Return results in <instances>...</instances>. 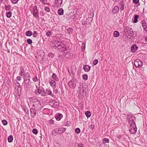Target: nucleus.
<instances>
[{
    "label": "nucleus",
    "mask_w": 147,
    "mask_h": 147,
    "mask_svg": "<svg viewBox=\"0 0 147 147\" xmlns=\"http://www.w3.org/2000/svg\"><path fill=\"white\" fill-rule=\"evenodd\" d=\"M55 46L61 52H64L66 49L65 46L62 42L58 41H55Z\"/></svg>",
    "instance_id": "f257e3e1"
},
{
    "label": "nucleus",
    "mask_w": 147,
    "mask_h": 147,
    "mask_svg": "<svg viewBox=\"0 0 147 147\" xmlns=\"http://www.w3.org/2000/svg\"><path fill=\"white\" fill-rule=\"evenodd\" d=\"M32 106L33 108H36L37 111H39L42 109L40 102L37 100H35L33 102Z\"/></svg>",
    "instance_id": "f03ea898"
},
{
    "label": "nucleus",
    "mask_w": 147,
    "mask_h": 147,
    "mask_svg": "<svg viewBox=\"0 0 147 147\" xmlns=\"http://www.w3.org/2000/svg\"><path fill=\"white\" fill-rule=\"evenodd\" d=\"M127 118L128 120V122L129 124H135L136 118L133 115L131 114H128Z\"/></svg>",
    "instance_id": "7ed1b4c3"
},
{
    "label": "nucleus",
    "mask_w": 147,
    "mask_h": 147,
    "mask_svg": "<svg viewBox=\"0 0 147 147\" xmlns=\"http://www.w3.org/2000/svg\"><path fill=\"white\" fill-rule=\"evenodd\" d=\"M129 132L131 134H135L137 131V128L136 124H129Z\"/></svg>",
    "instance_id": "20e7f679"
},
{
    "label": "nucleus",
    "mask_w": 147,
    "mask_h": 147,
    "mask_svg": "<svg viewBox=\"0 0 147 147\" xmlns=\"http://www.w3.org/2000/svg\"><path fill=\"white\" fill-rule=\"evenodd\" d=\"M37 89L35 90V92L36 95L40 94L42 95L44 92V89L42 87H40L38 88L37 87Z\"/></svg>",
    "instance_id": "39448f33"
},
{
    "label": "nucleus",
    "mask_w": 147,
    "mask_h": 147,
    "mask_svg": "<svg viewBox=\"0 0 147 147\" xmlns=\"http://www.w3.org/2000/svg\"><path fill=\"white\" fill-rule=\"evenodd\" d=\"M143 63L140 59H137L134 61V65L136 67L140 68L143 66Z\"/></svg>",
    "instance_id": "423d86ee"
},
{
    "label": "nucleus",
    "mask_w": 147,
    "mask_h": 147,
    "mask_svg": "<svg viewBox=\"0 0 147 147\" xmlns=\"http://www.w3.org/2000/svg\"><path fill=\"white\" fill-rule=\"evenodd\" d=\"M32 13L34 18H37L38 17L39 13L36 6L34 7Z\"/></svg>",
    "instance_id": "0eeeda50"
},
{
    "label": "nucleus",
    "mask_w": 147,
    "mask_h": 147,
    "mask_svg": "<svg viewBox=\"0 0 147 147\" xmlns=\"http://www.w3.org/2000/svg\"><path fill=\"white\" fill-rule=\"evenodd\" d=\"M124 30L125 32H127L129 36H132L133 31L131 28H127L125 27L124 28Z\"/></svg>",
    "instance_id": "6e6552de"
},
{
    "label": "nucleus",
    "mask_w": 147,
    "mask_h": 147,
    "mask_svg": "<svg viewBox=\"0 0 147 147\" xmlns=\"http://www.w3.org/2000/svg\"><path fill=\"white\" fill-rule=\"evenodd\" d=\"M23 75L24 76V82H26L28 80L29 81H30V75L28 72L26 73L25 74H23Z\"/></svg>",
    "instance_id": "1a4fd4ad"
},
{
    "label": "nucleus",
    "mask_w": 147,
    "mask_h": 147,
    "mask_svg": "<svg viewBox=\"0 0 147 147\" xmlns=\"http://www.w3.org/2000/svg\"><path fill=\"white\" fill-rule=\"evenodd\" d=\"M36 109L34 108H32L30 109V113L31 116L32 117H34L36 114Z\"/></svg>",
    "instance_id": "9d476101"
},
{
    "label": "nucleus",
    "mask_w": 147,
    "mask_h": 147,
    "mask_svg": "<svg viewBox=\"0 0 147 147\" xmlns=\"http://www.w3.org/2000/svg\"><path fill=\"white\" fill-rule=\"evenodd\" d=\"M142 25L144 30L147 31V24L144 20H142Z\"/></svg>",
    "instance_id": "9b49d317"
},
{
    "label": "nucleus",
    "mask_w": 147,
    "mask_h": 147,
    "mask_svg": "<svg viewBox=\"0 0 147 147\" xmlns=\"http://www.w3.org/2000/svg\"><path fill=\"white\" fill-rule=\"evenodd\" d=\"M62 2V0H55V5L57 7H59L61 6Z\"/></svg>",
    "instance_id": "f8f14e48"
},
{
    "label": "nucleus",
    "mask_w": 147,
    "mask_h": 147,
    "mask_svg": "<svg viewBox=\"0 0 147 147\" xmlns=\"http://www.w3.org/2000/svg\"><path fill=\"white\" fill-rule=\"evenodd\" d=\"M119 10V8L118 6H115L112 10V13L113 14L117 13Z\"/></svg>",
    "instance_id": "ddd939ff"
},
{
    "label": "nucleus",
    "mask_w": 147,
    "mask_h": 147,
    "mask_svg": "<svg viewBox=\"0 0 147 147\" xmlns=\"http://www.w3.org/2000/svg\"><path fill=\"white\" fill-rule=\"evenodd\" d=\"M90 69V67L88 65H84L83 66V69L86 72H88Z\"/></svg>",
    "instance_id": "4468645a"
},
{
    "label": "nucleus",
    "mask_w": 147,
    "mask_h": 147,
    "mask_svg": "<svg viewBox=\"0 0 147 147\" xmlns=\"http://www.w3.org/2000/svg\"><path fill=\"white\" fill-rule=\"evenodd\" d=\"M25 73V69L23 67H21L20 68V71L19 72V75L22 76L23 74Z\"/></svg>",
    "instance_id": "2eb2a0df"
},
{
    "label": "nucleus",
    "mask_w": 147,
    "mask_h": 147,
    "mask_svg": "<svg viewBox=\"0 0 147 147\" xmlns=\"http://www.w3.org/2000/svg\"><path fill=\"white\" fill-rule=\"evenodd\" d=\"M65 131V129L64 128H59L58 129V133L59 134H61L63 133Z\"/></svg>",
    "instance_id": "dca6fc26"
},
{
    "label": "nucleus",
    "mask_w": 147,
    "mask_h": 147,
    "mask_svg": "<svg viewBox=\"0 0 147 147\" xmlns=\"http://www.w3.org/2000/svg\"><path fill=\"white\" fill-rule=\"evenodd\" d=\"M138 49L137 46L136 45H133L131 47V50L132 52H136Z\"/></svg>",
    "instance_id": "f3484780"
},
{
    "label": "nucleus",
    "mask_w": 147,
    "mask_h": 147,
    "mask_svg": "<svg viewBox=\"0 0 147 147\" xmlns=\"http://www.w3.org/2000/svg\"><path fill=\"white\" fill-rule=\"evenodd\" d=\"M55 80H52L50 82V84L51 86L54 87L55 86L56 83L55 82Z\"/></svg>",
    "instance_id": "a211bd4d"
},
{
    "label": "nucleus",
    "mask_w": 147,
    "mask_h": 147,
    "mask_svg": "<svg viewBox=\"0 0 147 147\" xmlns=\"http://www.w3.org/2000/svg\"><path fill=\"white\" fill-rule=\"evenodd\" d=\"M64 11L63 9L60 8L58 11V13L59 15H62L63 14Z\"/></svg>",
    "instance_id": "6ab92c4d"
},
{
    "label": "nucleus",
    "mask_w": 147,
    "mask_h": 147,
    "mask_svg": "<svg viewBox=\"0 0 147 147\" xmlns=\"http://www.w3.org/2000/svg\"><path fill=\"white\" fill-rule=\"evenodd\" d=\"M52 78L56 81H58V78L57 76V75L55 73H53L52 75Z\"/></svg>",
    "instance_id": "aec40b11"
},
{
    "label": "nucleus",
    "mask_w": 147,
    "mask_h": 147,
    "mask_svg": "<svg viewBox=\"0 0 147 147\" xmlns=\"http://www.w3.org/2000/svg\"><path fill=\"white\" fill-rule=\"evenodd\" d=\"M119 5L120 6V9L121 10H123L124 9V3L121 1L119 3Z\"/></svg>",
    "instance_id": "412c9836"
},
{
    "label": "nucleus",
    "mask_w": 147,
    "mask_h": 147,
    "mask_svg": "<svg viewBox=\"0 0 147 147\" xmlns=\"http://www.w3.org/2000/svg\"><path fill=\"white\" fill-rule=\"evenodd\" d=\"M13 140V138L12 135H10L8 138V141L9 142L11 143L12 142Z\"/></svg>",
    "instance_id": "4be33fe9"
},
{
    "label": "nucleus",
    "mask_w": 147,
    "mask_h": 147,
    "mask_svg": "<svg viewBox=\"0 0 147 147\" xmlns=\"http://www.w3.org/2000/svg\"><path fill=\"white\" fill-rule=\"evenodd\" d=\"M68 84L69 86H72V87L75 88L76 86V85L74 84V82L73 80H71L69 81L68 83Z\"/></svg>",
    "instance_id": "5701e85b"
},
{
    "label": "nucleus",
    "mask_w": 147,
    "mask_h": 147,
    "mask_svg": "<svg viewBox=\"0 0 147 147\" xmlns=\"http://www.w3.org/2000/svg\"><path fill=\"white\" fill-rule=\"evenodd\" d=\"M55 103H57V102L55 100H51L49 102L50 105L52 106H54Z\"/></svg>",
    "instance_id": "b1692460"
},
{
    "label": "nucleus",
    "mask_w": 147,
    "mask_h": 147,
    "mask_svg": "<svg viewBox=\"0 0 147 147\" xmlns=\"http://www.w3.org/2000/svg\"><path fill=\"white\" fill-rule=\"evenodd\" d=\"M32 32L31 31H28L26 32V36H30L32 35Z\"/></svg>",
    "instance_id": "393cba45"
},
{
    "label": "nucleus",
    "mask_w": 147,
    "mask_h": 147,
    "mask_svg": "<svg viewBox=\"0 0 147 147\" xmlns=\"http://www.w3.org/2000/svg\"><path fill=\"white\" fill-rule=\"evenodd\" d=\"M119 33L118 31H115L113 33V36L115 37H117L119 36Z\"/></svg>",
    "instance_id": "a878e982"
},
{
    "label": "nucleus",
    "mask_w": 147,
    "mask_h": 147,
    "mask_svg": "<svg viewBox=\"0 0 147 147\" xmlns=\"http://www.w3.org/2000/svg\"><path fill=\"white\" fill-rule=\"evenodd\" d=\"M58 133V130L57 129H56L53 130L52 132V134L53 135L55 136H56Z\"/></svg>",
    "instance_id": "bb28decb"
},
{
    "label": "nucleus",
    "mask_w": 147,
    "mask_h": 147,
    "mask_svg": "<svg viewBox=\"0 0 147 147\" xmlns=\"http://www.w3.org/2000/svg\"><path fill=\"white\" fill-rule=\"evenodd\" d=\"M62 115L61 114L58 115L56 117L55 119L57 121H59L61 119V116Z\"/></svg>",
    "instance_id": "cd10ccee"
},
{
    "label": "nucleus",
    "mask_w": 147,
    "mask_h": 147,
    "mask_svg": "<svg viewBox=\"0 0 147 147\" xmlns=\"http://www.w3.org/2000/svg\"><path fill=\"white\" fill-rule=\"evenodd\" d=\"M85 115L87 117H89L91 116V113L89 111H87L85 113Z\"/></svg>",
    "instance_id": "c85d7f7f"
},
{
    "label": "nucleus",
    "mask_w": 147,
    "mask_h": 147,
    "mask_svg": "<svg viewBox=\"0 0 147 147\" xmlns=\"http://www.w3.org/2000/svg\"><path fill=\"white\" fill-rule=\"evenodd\" d=\"M139 17V16L138 15H136L134 16V23H136L138 22V18Z\"/></svg>",
    "instance_id": "c756f323"
},
{
    "label": "nucleus",
    "mask_w": 147,
    "mask_h": 147,
    "mask_svg": "<svg viewBox=\"0 0 147 147\" xmlns=\"http://www.w3.org/2000/svg\"><path fill=\"white\" fill-rule=\"evenodd\" d=\"M12 15V13L11 12L9 11L6 12V16L7 18H10Z\"/></svg>",
    "instance_id": "7c9ffc66"
},
{
    "label": "nucleus",
    "mask_w": 147,
    "mask_h": 147,
    "mask_svg": "<svg viewBox=\"0 0 147 147\" xmlns=\"http://www.w3.org/2000/svg\"><path fill=\"white\" fill-rule=\"evenodd\" d=\"M86 42H84L82 43V48L83 49L84 51V50L86 47Z\"/></svg>",
    "instance_id": "2f4dec72"
},
{
    "label": "nucleus",
    "mask_w": 147,
    "mask_h": 147,
    "mask_svg": "<svg viewBox=\"0 0 147 147\" xmlns=\"http://www.w3.org/2000/svg\"><path fill=\"white\" fill-rule=\"evenodd\" d=\"M38 36V33L36 31L33 32V36L34 38H36Z\"/></svg>",
    "instance_id": "473e14b6"
},
{
    "label": "nucleus",
    "mask_w": 147,
    "mask_h": 147,
    "mask_svg": "<svg viewBox=\"0 0 147 147\" xmlns=\"http://www.w3.org/2000/svg\"><path fill=\"white\" fill-rule=\"evenodd\" d=\"M73 29L71 28H69L67 30V32L69 34L71 33Z\"/></svg>",
    "instance_id": "72a5a7b5"
},
{
    "label": "nucleus",
    "mask_w": 147,
    "mask_h": 147,
    "mask_svg": "<svg viewBox=\"0 0 147 147\" xmlns=\"http://www.w3.org/2000/svg\"><path fill=\"white\" fill-rule=\"evenodd\" d=\"M88 76L86 74H84L82 76L83 79L85 80H86L88 79Z\"/></svg>",
    "instance_id": "f704fd0d"
},
{
    "label": "nucleus",
    "mask_w": 147,
    "mask_h": 147,
    "mask_svg": "<svg viewBox=\"0 0 147 147\" xmlns=\"http://www.w3.org/2000/svg\"><path fill=\"white\" fill-rule=\"evenodd\" d=\"M48 94L51 96L53 97H54V95L52 94V92L50 90H49L47 92Z\"/></svg>",
    "instance_id": "c9c22d12"
},
{
    "label": "nucleus",
    "mask_w": 147,
    "mask_h": 147,
    "mask_svg": "<svg viewBox=\"0 0 147 147\" xmlns=\"http://www.w3.org/2000/svg\"><path fill=\"white\" fill-rule=\"evenodd\" d=\"M42 3L44 5L46 4L47 2V0H40Z\"/></svg>",
    "instance_id": "e433bc0d"
},
{
    "label": "nucleus",
    "mask_w": 147,
    "mask_h": 147,
    "mask_svg": "<svg viewBox=\"0 0 147 147\" xmlns=\"http://www.w3.org/2000/svg\"><path fill=\"white\" fill-rule=\"evenodd\" d=\"M5 8L6 10H9L11 8V6L9 5H5Z\"/></svg>",
    "instance_id": "4c0bfd02"
},
{
    "label": "nucleus",
    "mask_w": 147,
    "mask_h": 147,
    "mask_svg": "<svg viewBox=\"0 0 147 147\" xmlns=\"http://www.w3.org/2000/svg\"><path fill=\"white\" fill-rule=\"evenodd\" d=\"M3 124L4 125H6L7 124V122L6 120H3L2 121Z\"/></svg>",
    "instance_id": "58836bf2"
},
{
    "label": "nucleus",
    "mask_w": 147,
    "mask_h": 147,
    "mask_svg": "<svg viewBox=\"0 0 147 147\" xmlns=\"http://www.w3.org/2000/svg\"><path fill=\"white\" fill-rule=\"evenodd\" d=\"M51 34H52L50 30L48 31L47 32L46 34V35L48 36H50Z\"/></svg>",
    "instance_id": "ea45409f"
},
{
    "label": "nucleus",
    "mask_w": 147,
    "mask_h": 147,
    "mask_svg": "<svg viewBox=\"0 0 147 147\" xmlns=\"http://www.w3.org/2000/svg\"><path fill=\"white\" fill-rule=\"evenodd\" d=\"M98 59H95L93 61V64L94 65H96L98 63Z\"/></svg>",
    "instance_id": "a19ab883"
},
{
    "label": "nucleus",
    "mask_w": 147,
    "mask_h": 147,
    "mask_svg": "<svg viewBox=\"0 0 147 147\" xmlns=\"http://www.w3.org/2000/svg\"><path fill=\"white\" fill-rule=\"evenodd\" d=\"M27 42L28 44H31L32 43V41L30 39H28L27 40Z\"/></svg>",
    "instance_id": "79ce46f5"
},
{
    "label": "nucleus",
    "mask_w": 147,
    "mask_h": 147,
    "mask_svg": "<svg viewBox=\"0 0 147 147\" xmlns=\"http://www.w3.org/2000/svg\"><path fill=\"white\" fill-rule=\"evenodd\" d=\"M75 131L77 134H78L80 132V129L79 128H77L75 129Z\"/></svg>",
    "instance_id": "37998d69"
},
{
    "label": "nucleus",
    "mask_w": 147,
    "mask_h": 147,
    "mask_svg": "<svg viewBox=\"0 0 147 147\" xmlns=\"http://www.w3.org/2000/svg\"><path fill=\"white\" fill-rule=\"evenodd\" d=\"M102 142L103 143H108L109 142V140L107 138H105L103 140Z\"/></svg>",
    "instance_id": "c03bdc74"
},
{
    "label": "nucleus",
    "mask_w": 147,
    "mask_h": 147,
    "mask_svg": "<svg viewBox=\"0 0 147 147\" xmlns=\"http://www.w3.org/2000/svg\"><path fill=\"white\" fill-rule=\"evenodd\" d=\"M33 133L35 134H36L38 133V131L36 129H34L32 130Z\"/></svg>",
    "instance_id": "a18cd8bd"
},
{
    "label": "nucleus",
    "mask_w": 147,
    "mask_h": 147,
    "mask_svg": "<svg viewBox=\"0 0 147 147\" xmlns=\"http://www.w3.org/2000/svg\"><path fill=\"white\" fill-rule=\"evenodd\" d=\"M92 17H88V22L89 23H91L92 21Z\"/></svg>",
    "instance_id": "49530a36"
},
{
    "label": "nucleus",
    "mask_w": 147,
    "mask_h": 147,
    "mask_svg": "<svg viewBox=\"0 0 147 147\" xmlns=\"http://www.w3.org/2000/svg\"><path fill=\"white\" fill-rule=\"evenodd\" d=\"M19 0H11L12 2L14 4L17 3Z\"/></svg>",
    "instance_id": "de8ad7c7"
},
{
    "label": "nucleus",
    "mask_w": 147,
    "mask_h": 147,
    "mask_svg": "<svg viewBox=\"0 0 147 147\" xmlns=\"http://www.w3.org/2000/svg\"><path fill=\"white\" fill-rule=\"evenodd\" d=\"M44 9L47 12H49L50 11V9L49 8L47 7H45Z\"/></svg>",
    "instance_id": "09e8293b"
},
{
    "label": "nucleus",
    "mask_w": 147,
    "mask_h": 147,
    "mask_svg": "<svg viewBox=\"0 0 147 147\" xmlns=\"http://www.w3.org/2000/svg\"><path fill=\"white\" fill-rule=\"evenodd\" d=\"M16 80L18 81H20L22 80V77L20 76H18L16 78Z\"/></svg>",
    "instance_id": "8fccbe9b"
},
{
    "label": "nucleus",
    "mask_w": 147,
    "mask_h": 147,
    "mask_svg": "<svg viewBox=\"0 0 147 147\" xmlns=\"http://www.w3.org/2000/svg\"><path fill=\"white\" fill-rule=\"evenodd\" d=\"M133 1L134 3L136 4H137L139 2V0H133Z\"/></svg>",
    "instance_id": "3c124183"
},
{
    "label": "nucleus",
    "mask_w": 147,
    "mask_h": 147,
    "mask_svg": "<svg viewBox=\"0 0 147 147\" xmlns=\"http://www.w3.org/2000/svg\"><path fill=\"white\" fill-rule=\"evenodd\" d=\"M49 123L50 124H54V121L53 120L51 119L50 120Z\"/></svg>",
    "instance_id": "603ef678"
},
{
    "label": "nucleus",
    "mask_w": 147,
    "mask_h": 147,
    "mask_svg": "<svg viewBox=\"0 0 147 147\" xmlns=\"http://www.w3.org/2000/svg\"><path fill=\"white\" fill-rule=\"evenodd\" d=\"M83 144L82 143L79 144L78 145V147H83Z\"/></svg>",
    "instance_id": "864d4df0"
},
{
    "label": "nucleus",
    "mask_w": 147,
    "mask_h": 147,
    "mask_svg": "<svg viewBox=\"0 0 147 147\" xmlns=\"http://www.w3.org/2000/svg\"><path fill=\"white\" fill-rule=\"evenodd\" d=\"M33 81L34 82H36L37 81V77H35L33 78Z\"/></svg>",
    "instance_id": "5fc2aeb1"
},
{
    "label": "nucleus",
    "mask_w": 147,
    "mask_h": 147,
    "mask_svg": "<svg viewBox=\"0 0 147 147\" xmlns=\"http://www.w3.org/2000/svg\"><path fill=\"white\" fill-rule=\"evenodd\" d=\"M82 90V89L81 88H80V90H79V92H80V93L81 94V90ZM82 92L81 93V94L82 95H83V94H84V90L83 89H82Z\"/></svg>",
    "instance_id": "6e6d98bb"
},
{
    "label": "nucleus",
    "mask_w": 147,
    "mask_h": 147,
    "mask_svg": "<svg viewBox=\"0 0 147 147\" xmlns=\"http://www.w3.org/2000/svg\"><path fill=\"white\" fill-rule=\"evenodd\" d=\"M86 23L85 21H83L82 22V24L84 25H86Z\"/></svg>",
    "instance_id": "4d7b16f0"
},
{
    "label": "nucleus",
    "mask_w": 147,
    "mask_h": 147,
    "mask_svg": "<svg viewBox=\"0 0 147 147\" xmlns=\"http://www.w3.org/2000/svg\"><path fill=\"white\" fill-rule=\"evenodd\" d=\"M136 34H137L136 32H133V34L132 35V36H136Z\"/></svg>",
    "instance_id": "13d9d810"
},
{
    "label": "nucleus",
    "mask_w": 147,
    "mask_h": 147,
    "mask_svg": "<svg viewBox=\"0 0 147 147\" xmlns=\"http://www.w3.org/2000/svg\"><path fill=\"white\" fill-rule=\"evenodd\" d=\"M52 55V56H53V57H54V55L52 53H51V54H49V55Z\"/></svg>",
    "instance_id": "bf43d9fd"
},
{
    "label": "nucleus",
    "mask_w": 147,
    "mask_h": 147,
    "mask_svg": "<svg viewBox=\"0 0 147 147\" xmlns=\"http://www.w3.org/2000/svg\"><path fill=\"white\" fill-rule=\"evenodd\" d=\"M145 40L147 42V36H146L145 38Z\"/></svg>",
    "instance_id": "052dcab7"
},
{
    "label": "nucleus",
    "mask_w": 147,
    "mask_h": 147,
    "mask_svg": "<svg viewBox=\"0 0 147 147\" xmlns=\"http://www.w3.org/2000/svg\"><path fill=\"white\" fill-rule=\"evenodd\" d=\"M68 123H69V122H67L66 123V125H68Z\"/></svg>",
    "instance_id": "680f3d73"
},
{
    "label": "nucleus",
    "mask_w": 147,
    "mask_h": 147,
    "mask_svg": "<svg viewBox=\"0 0 147 147\" xmlns=\"http://www.w3.org/2000/svg\"><path fill=\"white\" fill-rule=\"evenodd\" d=\"M114 1H117L118 0H113Z\"/></svg>",
    "instance_id": "e2e57ef3"
},
{
    "label": "nucleus",
    "mask_w": 147,
    "mask_h": 147,
    "mask_svg": "<svg viewBox=\"0 0 147 147\" xmlns=\"http://www.w3.org/2000/svg\"><path fill=\"white\" fill-rule=\"evenodd\" d=\"M18 84H20L19 83H18Z\"/></svg>",
    "instance_id": "0e129e2a"
}]
</instances>
